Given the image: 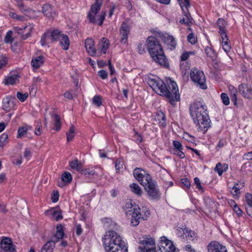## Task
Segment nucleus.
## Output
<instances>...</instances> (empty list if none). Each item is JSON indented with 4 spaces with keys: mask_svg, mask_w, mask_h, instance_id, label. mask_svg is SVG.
<instances>
[{
    "mask_svg": "<svg viewBox=\"0 0 252 252\" xmlns=\"http://www.w3.org/2000/svg\"><path fill=\"white\" fill-rule=\"evenodd\" d=\"M147 83L153 90L160 95L166 96L169 102L173 104L174 102L180 100L179 90L176 83L170 80L167 86L163 81L157 76L148 77Z\"/></svg>",
    "mask_w": 252,
    "mask_h": 252,
    "instance_id": "nucleus-1",
    "label": "nucleus"
},
{
    "mask_svg": "<svg viewBox=\"0 0 252 252\" xmlns=\"http://www.w3.org/2000/svg\"><path fill=\"white\" fill-rule=\"evenodd\" d=\"M189 113L194 124L198 126V131L206 132L211 126V121L205 104L200 101L194 102L190 106Z\"/></svg>",
    "mask_w": 252,
    "mask_h": 252,
    "instance_id": "nucleus-2",
    "label": "nucleus"
},
{
    "mask_svg": "<svg viewBox=\"0 0 252 252\" xmlns=\"http://www.w3.org/2000/svg\"><path fill=\"white\" fill-rule=\"evenodd\" d=\"M104 249L108 252H127L125 242L116 232L109 230L106 232L102 238Z\"/></svg>",
    "mask_w": 252,
    "mask_h": 252,
    "instance_id": "nucleus-3",
    "label": "nucleus"
},
{
    "mask_svg": "<svg viewBox=\"0 0 252 252\" xmlns=\"http://www.w3.org/2000/svg\"><path fill=\"white\" fill-rule=\"evenodd\" d=\"M146 42L148 51L153 60L161 65L168 66L167 59L157 39L154 36H149Z\"/></svg>",
    "mask_w": 252,
    "mask_h": 252,
    "instance_id": "nucleus-4",
    "label": "nucleus"
},
{
    "mask_svg": "<svg viewBox=\"0 0 252 252\" xmlns=\"http://www.w3.org/2000/svg\"><path fill=\"white\" fill-rule=\"evenodd\" d=\"M124 208L127 217H131V224L134 226L138 225L142 217L138 205L129 200L126 203Z\"/></svg>",
    "mask_w": 252,
    "mask_h": 252,
    "instance_id": "nucleus-5",
    "label": "nucleus"
},
{
    "mask_svg": "<svg viewBox=\"0 0 252 252\" xmlns=\"http://www.w3.org/2000/svg\"><path fill=\"white\" fill-rule=\"evenodd\" d=\"M102 1L103 0H95V3L92 5L88 15V18L91 23H98L99 26L102 25L105 16V12L102 11L100 15H96L100 9Z\"/></svg>",
    "mask_w": 252,
    "mask_h": 252,
    "instance_id": "nucleus-6",
    "label": "nucleus"
},
{
    "mask_svg": "<svg viewBox=\"0 0 252 252\" xmlns=\"http://www.w3.org/2000/svg\"><path fill=\"white\" fill-rule=\"evenodd\" d=\"M139 250L142 252L152 250L156 248L155 240L150 235H144L138 239Z\"/></svg>",
    "mask_w": 252,
    "mask_h": 252,
    "instance_id": "nucleus-7",
    "label": "nucleus"
},
{
    "mask_svg": "<svg viewBox=\"0 0 252 252\" xmlns=\"http://www.w3.org/2000/svg\"><path fill=\"white\" fill-rule=\"evenodd\" d=\"M190 78L192 81L199 85L202 89H206V78L203 71L197 69H192L190 71Z\"/></svg>",
    "mask_w": 252,
    "mask_h": 252,
    "instance_id": "nucleus-8",
    "label": "nucleus"
},
{
    "mask_svg": "<svg viewBox=\"0 0 252 252\" xmlns=\"http://www.w3.org/2000/svg\"><path fill=\"white\" fill-rule=\"evenodd\" d=\"M133 174L136 180L142 186L151 180L152 177L148 172L141 168H135L133 171Z\"/></svg>",
    "mask_w": 252,
    "mask_h": 252,
    "instance_id": "nucleus-9",
    "label": "nucleus"
},
{
    "mask_svg": "<svg viewBox=\"0 0 252 252\" xmlns=\"http://www.w3.org/2000/svg\"><path fill=\"white\" fill-rule=\"evenodd\" d=\"M158 246L159 252H177L172 242L165 236L160 237Z\"/></svg>",
    "mask_w": 252,
    "mask_h": 252,
    "instance_id": "nucleus-10",
    "label": "nucleus"
},
{
    "mask_svg": "<svg viewBox=\"0 0 252 252\" xmlns=\"http://www.w3.org/2000/svg\"><path fill=\"white\" fill-rule=\"evenodd\" d=\"M143 186L147 192L149 197L152 199H157L160 196L159 191L157 186L155 184L153 180H151L147 183H145Z\"/></svg>",
    "mask_w": 252,
    "mask_h": 252,
    "instance_id": "nucleus-11",
    "label": "nucleus"
},
{
    "mask_svg": "<svg viewBox=\"0 0 252 252\" xmlns=\"http://www.w3.org/2000/svg\"><path fill=\"white\" fill-rule=\"evenodd\" d=\"M130 28L127 21L122 22L119 29L120 42L122 44H126L127 43L128 35L130 33Z\"/></svg>",
    "mask_w": 252,
    "mask_h": 252,
    "instance_id": "nucleus-12",
    "label": "nucleus"
},
{
    "mask_svg": "<svg viewBox=\"0 0 252 252\" xmlns=\"http://www.w3.org/2000/svg\"><path fill=\"white\" fill-rule=\"evenodd\" d=\"M207 248L208 252H227L226 247L217 241L211 242Z\"/></svg>",
    "mask_w": 252,
    "mask_h": 252,
    "instance_id": "nucleus-13",
    "label": "nucleus"
},
{
    "mask_svg": "<svg viewBox=\"0 0 252 252\" xmlns=\"http://www.w3.org/2000/svg\"><path fill=\"white\" fill-rule=\"evenodd\" d=\"M239 92L244 97L252 99V86L241 84L239 86Z\"/></svg>",
    "mask_w": 252,
    "mask_h": 252,
    "instance_id": "nucleus-14",
    "label": "nucleus"
},
{
    "mask_svg": "<svg viewBox=\"0 0 252 252\" xmlns=\"http://www.w3.org/2000/svg\"><path fill=\"white\" fill-rule=\"evenodd\" d=\"M15 98L8 96L3 99L2 108L6 112L10 111L14 107Z\"/></svg>",
    "mask_w": 252,
    "mask_h": 252,
    "instance_id": "nucleus-15",
    "label": "nucleus"
},
{
    "mask_svg": "<svg viewBox=\"0 0 252 252\" xmlns=\"http://www.w3.org/2000/svg\"><path fill=\"white\" fill-rule=\"evenodd\" d=\"M162 40L170 50H172L176 47V41L172 35L165 34L162 36Z\"/></svg>",
    "mask_w": 252,
    "mask_h": 252,
    "instance_id": "nucleus-16",
    "label": "nucleus"
},
{
    "mask_svg": "<svg viewBox=\"0 0 252 252\" xmlns=\"http://www.w3.org/2000/svg\"><path fill=\"white\" fill-rule=\"evenodd\" d=\"M52 42H55L59 41L63 33L57 29H51L47 31Z\"/></svg>",
    "mask_w": 252,
    "mask_h": 252,
    "instance_id": "nucleus-17",
    "label": "nucleus"
},
{
    "mask_svg": "<svg viewBox=\"0 0 252 252\" xmlns=\"http://www.w3.org/2000/svg\"><path fill=\"white\" fill-rule=\"evenodd\" d=\"M42 11L43 14L48 18H53L57 15L53 7L48 3L43 5Z\"/></svg>",
    "mask_w": 252,
    "mask_h": 252,
    "instance_id": "nucleus-18",
    "label": "nucleus"
},
{
    "mask_svg": "<svg viewBox=\"0 0 252 252\" xmlns=\"http://www.w3.org/2000/svg\"><path fill=\"white\" fill-rule=\"evenodd\" d=\"M1 247L5 251L8 252H14L15 251L12 241L8 238H5L1 241Z\"/></svg>",
    "mask_w": 252,
    "mask_h": 252,
    "instance_id": "nucleus-19",
    "label": "nucleus"
},
{
    "mask_svg": "<svg viewBox=\"0 0 252 252\" xmlns=\"http://www.w3.org/2000/svg\"><path fill=\"white\" fill-rule=\"evenodd\" d=\"M85 48L88 53L92 56H94L96 50L94 47V40L92 38H88L85 40Z\"/></svg>",
    "mask_w": 252,
    "mask_h": 252,
    "instance_id": "nucleus-20",
    "label": "nucleus"
},
{
    "mask_svg": "<svg viewBox=\"0 0 252 252\" xmlns=\"http://www.w3.org/2000/svg\"><path fill=\"white\" fill-rule=\"evenodd\" d=\"M43 63L44 58L43 56H40L32 58L31 62V65L34 69H36L42 65Z\"/></svg>",
    "mask_w": 252,
    "mask_h": 252,
    "instance_id": "nucleus-21",
    "label": "nucleus"
},
{
    "mask_svg": "<svg viewBox=\"0 0 252 252\" xmlns=\"http://www.w3.org/2000/svg\"><path fill=\"white\" fill-rule=\"evenodd\" d=\"M59 41H60V45L63 50H67L68 49L70 45V41L67 35L63 34Z\"/></svg>",
    "mask_w": 252,
    "mask_h": 252,
    "instance_id": "nucleus-22",
    "label": "nucleus"
},
{
    "mask_svg": "<svg viewBox=\"0 0 252 252\" xmlns=\"http://www.w3.org/2000/svg\"><path fill=\"white\" fill-rule=\"evenodd\" d=\"M228 168V165L226 163L221 164L220 162H218L215 167L214 170L217 172L219 176H221L223 172H226Z\"/></svg>",
    "mask_w": 252,
    "mask_h": 252,
    "instance_id": "nucleus-23",
    "label": "nucleus"
},
{
    "mask_svg": "<svg viewBox=\"0 0 252 252\" xmlns=\"http://www.w3.org/2000/svg\"><path fill=\"white\" fill-rule=\"evenodd\" d=\"M55 241H48L41 248V252H53L55 247Z\"/></svg>",
    "mask_w": 252,
    "mask_h": 252,
    "instance_id": "nucleus-24",
    "label": "nucleus"
},
{
    "mask_svg": "<svg viewBox=\"0 0 252 252\" xmlns=\"http://www.w3.org/2000/svg\"><path fill=\"white\" fill-rule=\"evenodd\" d=\"M155 120L158 123L160 126L163 127L166 126L165 116L162 112H157L155 116Z\"/></svg>",
    "mask_w": 252,
    "mask_h": 252,
    "instance_id": "nucleus-25",
    "label": "nucleus"
},
{
    "mask_svg": "<svg viewBox=\"0 0 252 252\" xmlns=\"http://www.w3.org/2000/svg\"><path fill=\"white\" fill-rule=\"evenodd\" d=\"M184 17L180 20L181 24H185L187 25H189V24L192 23V18H191L189 10L184 11Z\"/></svg>",
    "mask_w": 252,
    "mask_h": 252,
    "instance_id": "nucleus-26",
    "label": "nucleus"
},
{
    "mask_svg": "<svg viewBox=\"0 0 252 252\" xmlns=\"http://www.w3.org/2000/svg\"><path fill=\"white\" fill-rule=\"evenodd\" d=\"M224 36L220 35L222 39V46L223 50L225 52H228L230 50V46L228 44L229 39L226 34H224Z\"/></svg>",
    "mask_w": 252,
    "mask_h": 252,
    "instance_id": "nucleus-27",
    "label": "nucleus"
},
{
    "mask_svg": "<svg viewBox=\"0 0 252 252\" xmlns=\"http://www.w3.org/2000/svg\"><path fill=\"white\" fill-rule=\"evenodd\" d=\"M32 127L29 125H25L19 128L17 132V138H21L27 133L28 130H32Z\"/></svg>",
    "mask_w": 252,
    "mask_h": 252,
    "instance_id": "nucleus-28",
    "label": "nucleus"
},
{
    "mask_svg": "<svg viewBox=\"0 0 252 252\" xmlns=\"http://www.w3.org/2000/svg\"><path fill=\"white\" fill-rule=\"evenodd\" d=\"M69 165L72 169L75 170L78 172H79L82 167L81 162L77 159L69 161Z\"/></svg>",
    "mask_w": 252,
    "mask_h": 252,
    "instance_id": "nucleus-29",
    "label": "nucleus"
},
{
    "mask_svg": "<svg viewBox=\"0 0 252 252\" xmlns=\"http://www.w3.org/2000/svg\"><path fill=\"white\" fill-rule=\"evenodd\" d=\"M98 45L101 52L105 54L106 52L107 49L109 47V41L108 39H105V38H102Z\"/></svg>",
    "mask_w": 252,
    "mask_h": 252,
    "instance_id": "nucleus-30",
    "label": "nucleus"
},
{
    "mask_svg": "<svg viewBox=\"0 0 252 252\" xmlns=\"http://www.w3.org/2000/svg\"><path fill=\"white\" fill-rule=\"evenodd\" d=\"M225 21L219 18L217 21V25L218 28L220 29L219 33L220 35H225L224 34H226V32L224 30V27H225Z\"/></svg>",
    "mask_w": 252,
    "mask_h": 252,
    "instance_id": "nucleus-31",
    "label": "nucleus"
},
{
    "mask_svg": "<svg viewBox=\"0 0 252 252\" xmlns=\"http://www.w3.org/2000/svg\"><path fill=\"white\" fill-rule=\"evenodd\" d=\"M129 187L131 191L134 193L135 194L138 196L141 195L142 191L138 184L135 183L131 184L130 185Z\"/></svg>",
    "mask_w": 252,
    "mask_h": 252,
    "instance_id": "nucleus-32",
    "label": "nucleus"
},
{
    "mask_svg": "<svg viewBox=\"0 0 252 252\" xmlns=\"http://www.w3.org/2000/svg\"><path fill=\"white\" fill-rule=\"evenodd\" d=\"M229 90L230 91L231 93V101L233 102L234 105L236 104L237 103V89L234 88L232 86H230L229 87Z\"/></svg>",
    "mask_w": 252,
    "mask_h": 252,
    "instance_id": "nucleus-33",
    "label": "nucleus"
},
{
    "mask_svg": "<svg viewBox=\"0 0 252 252\" xmlns=\"http://www.w3.org/2000/svg\"><path fill=\"white\" fill-rule=\"evenodd\" d=\"M57 231L55 234V237L57 240L61 239L64 236V232L63 231V226L60 224L57 226Z\"/></svg>",
    "mask_w": 252,
    "mask_h": 252,
    "instance_id": "nucleus-34",
    "label": "nucleus"
},
{
    "mask_svg": "<svg viewBox=\"0 0 252 252\" xmlns=\"http://www.w3.org/2000/svg\"><path fill=\"white\" fill-rule=\"evenodd\" d=\"M18 80V76H10L4 79V83L5 85H14L16 83Z\"/></svg>",
    "mask_w": 252,
    "mask_h": 252,
    "instance_id": "nucleus-35",
    "label": "nucleus"
},
{
    "mask_svg": "<svg viewBox=\"0 0 252 252\" xmlns=\"http://www.w3.org/2000/svg\"><path fill=\"white\" fill-rule=\"evenodd\" d=\"M179 2L183 11L189 10L188 8L190 6L189 0H179Z\"/></svg>",
    "mask_w": 252,
    "mask_h": 252,
    "instance_id": "nucleus-36",
    "label": "nucleus"
},
{
    "mask_svg": "<svg viewBox=\"0 0 252 252\" xmlns=\"http://www.w3.org/2000/svg\"><path fill=\"white\" fill-rule=\"evenodd\" d=\"M205 52L207 56L212 60L215 59L217 57V54L215 52V51L211 47H206L205 49Z\"/></svg>",
    "mask_w": 252,
    "mask_h": 252,
    "instance_id": "nucleus-37",
    "label": "nucleus"
},
{
    "mask_svg": "<svg viewBox=\"0 0 252 252\" xmlns=\"http://www.w3.org/2000/svg\"><path fill=\"white\" fill-rule=\"evenodd\" d=\"M52 117L54 120V126L55 127V129L57 131H59L61 128V124L60 122V118L59 115L57 114H54L52 116Z\"/></svg>",
    "mask_w": 252,
    "mask_h": 252,
    "instance_id": "nucleus-38",
    "label": "nucleus"
},
{
    "mask_svg": "<svg viewBox=\"0 0 252 252\" xmlns=\"http://www.w3.org/2000/svg\"><path fill=\"white\" fill-rule=\"evenodd\" d=\"M75 127L73 125H71L69 128V131L66 133L67 140L68 142L73 140L74 137Z\"/></svg>",
    "mask_w": 252,
    "mask_h": 252,
    "instance_id": "nucleus-39",
    "label": "nucleus"
},
{
    "mask_svg": "<svg viewBox=\"0 0 252 252\" xmlns=\"http://www.w3.org/2000/svg\"><path fill=\"white\" fill-rule=\"evenodd\" d=\"M240 186H241L242 187H244V183H241L240 185L237 184L233 186L231 190V193L233 194V195H237L240 193Z\"/></svg>",
    "mask_w": 252,
    "mask_h": 252,
    "instance_id": "nucleus-40",
    "label": "nucleus"
},
{
    "mask_svg": "<svg viewBox=\"0 0 252 252\" xmlns=\"http://www.w3.org/2000/svg\"><path fill=\"white\" fill-rule=\"evenodd\" d=\"M71 174L68 172H65L62 176V180L64 183H68L72 181Z\"/></svg>",
    "mask_w": 252,
    "mask_h": 252,
    "instance_id": "nucleus-41",
    "label": "nucleus"
},
{
    "mask_svg": "<svg viewBox=\"0 0 252 252\" xmlns=\"http://www.w3.org/2000/svg\"><path fill=\"white\" fill-rule=\"evenodd\" d=\"M16 30L20 32V31H22L23 30H26L27 32H32L33 29V26L32 25H26V26H22L21 27H17L15 28Z\"/></svg>",
    "mask_w": 252,
    "mask_h": 252,
    "instance_id": "nucleus-42",
    "label": "nucleus"
},
{
    "mask_svg": "<svg viewBox=\"0 0 252 252\" xmlns=\"http://www.w3.org/2000/svg\"><path fill=\"white\" fill-rule=\"evenodd\" d=\"M49 37V35L48 31L45 32L42 35L40 39V44L42 46H44L48 44L47 41V38Z\"/></svg>",
    "mask_w": 252,
    "mask_h": 252,
    "instance_id": "nucleus-43",
    "label": "nucleus"
},
{
    "mask_svg": "<svg viewBox=\"0 0 252 252\" xmlns=\"http://www.w3.org/2000/svg\"><path fill=\"white\" fill-rule=\"evenodd\" d=\"M93 103L97 107H100L102 105V98L100 95H95L93 98Z\"/></svg>",
    "mask_w": 252,
    "mask_h": 252,
    "instance_id": "nucleus-44",
    "label": "nucleus"
},
{
    "mask_svg": "<svg viewBox=\"0 0 252 252\" xmlns=\"http://www.w3.org/2000/svg\"><path fill=\"white\" fill-rule=\"evenodd\" d=\"M183 232L186 236L190 239H193V238L195 236V234L194 231L187 228H185L183 230Z\"/></svg>",
    "mask_w": 252,
    "mask_h": 252,
    "instance_id": "nucleus-45",
    "label": "nucleus"
},
{
    "mask_svg": "<svg viewBox=\"0 0 252 252\" xmlns=\"http://www.w3.org/2000/svg\"><path fill=\"white\" fill-rule=\"evenodd\" d=\"M220 97L222 100V103L225 105H228L230 103L229 98L228 95L224 93H222L220 95Z\"/></svg>",
    "mask_w": 252,
    "mask_h": 252,
    "instance_id": "nucleus-46",
    "label": "nucleus"
},
{
    "mask_svg": "<svg viewBox=\"0 0 252 252\" xmlns=\"http://www.w3.org/2000/svg\"><path fill=\"white\" fill-rule=\"evenodd\" d=\"M183 150H171L170 152L174 155H177L181 158H184L185 157V155L182 151Z\"/></svg>",
    "mask_w": 252,
    "mask_h": 252,
    "instance_id": "nucleus-47",
    "label": "nucleus"
},
{
    "mask_svg": "<svg viewBox=\"0 0 252 252\" xmlns=\"http://www.w3.org/2000/svg\"><path fill=\"white\" fill-rule=\"evenodd\" d=\"M194 54L193 52H185L181 55L180 57L181 60L185 61L188 59L190 55H193Z\"/></svg>",
    "mask_w": 252,
    "mask_h": 252,
    "instance_id": "nucleus-48",
    "label": "nucleus"
},
{
    "mask_svg": "<svg viewBox=\"0 0 252 252\" xmlns=\"http://www.w3.org/2000/svg\"><path fill=\"white\" fill-rule=\"evenodd\" d=\"M188 40L191 44H195L197 41L196 37L194 34L191 33L188 35Z\"/></svg>",
    "mask_w": 252,
    "mask_h": 252,
    "instance_id": "nucleus-49",
    "label": "nucleus"
},
{
    "mask_svg": "<svg viewBox=\"0 0 252 252\" xmlns=\"http://www.w3.org/2000/svg\"><path fill=\"white\" fill-rule=\"evenodd\" d=\"M52 215L56 220H59L63 219L62 213L60 211L54 210L52 212Z\"/></svg>",
    "mask_w": 252,
    "mask_h": 252,
    "instance_id": "nucleus-50",
    "label": "nucleus"
},
{
    "mask_svg": "<svg viewBox=\"0 0 252 252\" xmlns=\"http://www.w3.org/2000/svg\"><path fill=\"white\" fill-rule=\"evenodd\" d=\"M17 97L21 101L24 102L28 97V94H22L20 92H17Z\"/></svg>",
    "mask_w": 252,
    "mask_h": 252,
    "instance_id": "nucleus-51",
    "label": "nucleus"
},
{
    "mask_svg": "<svg viewBox=\"0 0 252 252\" xmlns=\"http://www.w3.org/2000/svg\"><path fill=\"white\" fill-rule=\"evenodd\" d=\"M173 145L174 148L171 150H183V146L182 144L178 141H173Z\"/></svg>",
    "mask_w": 252,
    "mask_h": 252,
    "instance_id": "nucleus-52",
    "label": "nucleus"
},
{
    "mask_svg": "<svg viewBox=\"0 0 252 252\" xmlns=\"http://www.w3.org/2000/svg\"><path fill=\"white\" fill-rule=\"evenodd\" d=\"M79 172L83 175H94V170H90V169H83L82 167Z\"/></svg>",
    "mask_w": 252,
    "mask_h": 252,
    "instance_id": "nucleus-53",
    "label": "nucleus"
},
{
    "mask_svg": "<svg viewBox=\"0 0 252 252\" xmlns=\"http://www.w3.org/2000/svg\"><path fill=\"white\" fill-rule=\"evenodd\" d=\"M7 63V58L5 56H1L0 57V69Z\"/></svg>",
    "mask_w": 252,
    "mask_h": 252,
    "instance_id": "nucleus-54",
    "label": "nucleus"
},
{
    "mask_svg": "<svg viewBox=\"0 0 252 252\" xmlns=\"http://www.w3.org/2000/svg\"><path fill=\"white\" fill-rule=\"evenodd\" d=\"M123 163L121 159H117L115 161V168L117 172L123 168Z\"/></svg>",
    "mask_w": 252,
    "mask_h": 252,
    "instance_id": "nucleus-55",
    "label": "nucleus"
},
{
    "mask_svg": "<svg viewBox=\"0 0 252 252\" xmlns=\"http://www.w3.org/2000/svg\"><path fill=\"white\" fill-rule=\"evenodd\" d=\"M12 32L11 31H9L6 33V35L4 38V41L6 43H10L13 40L12 37Z\"/></svg>",
    "mask_w": 252,
    "mask_h": 252,
    "instance_id": "nucleus-56",
    "label": "nucleus"
},
{
    "mask_svg": "<svg viewBox=\"0 0 252 252\" xmlns=\"http://www.w3.org/2000/svg\"><path fill=\"white\" fill-rule=\"evenodd\" d=\"M8 139L7 134L4 133L0 136V146H3L4 142L6 141Z\"/></svg>",
    "mask_w": 252,
    "mask_h": 252,
    "instance_id": "nucleus-57",
    "label": "nucleus"
},
{
    "mask_svg": "<svg viewBox=\"0 0 252 252\" xmlns=\"http://www.w3.org/2000/svg\"><path fill=\"white\" fill-rule=\"evenodd\" d=\"M245 198L248 206H252V194L247 193L245 195Z\"/></svg>",
    "mask_w": 252,
    "mask_h": 252,
    "instance_id": "nucleus-58",
    "label": "nucleus"
},
{
    "mask_svg": "<svg viewBox=\"0 0 252 252\" xmlns=\"http://www.w3.org/2000/svg\"><path fill=\"white\" fill-rule=\"evenodd\" d=\"M59 194L58 191L54 190L53 194L52 195V200L54 203L57 202L59 200Z\"/></svg>",
    "mask_w": 252,
    "mask_h": 252,
    "instance_id": "nucleus-59",
    "label": "nucleus"
},
{
    "mask_svg": "<svg viewBox=\"0 0 252 252\" xmlns=\"http://www.w3.org/2000/svg\"><path fill=\"white\" fill-rule=\"evenodd\" d=\"M194 184L196 185V188L200 190L203 191V187L201 185L199 179L198 177H195L194 179Z\"/></svg>",
    "mask_w": 252,
    "mask_h": 252,
    "instance_id": "nucleus-60",
    "label": "nucleus"
},
{
    "mask_svg": "<svg viewBox=\"0 0 252 252\" xmlns=\"http://www.w3.org/2000/svg\"><path fill=\"white\" fill-rule=\"evenodd\" d=\"M37 123L38 124L35 129L34 133L36 135H40L41 134L42 126L40 122H37Z\"/></svg>",
    "mask_w": 252,
    "mask_h": 252,
    "instance_id": "nucleus-61",
    "label": "nucleus"
},
{
    "mask_svg": "<svg viewBox=\"0 0 252 252\" xmlns=\"http://www.w3.org/2000/svg\"><path fill=\"white\" fill-rule=\"evenodd\" d=\"M98 75L102 79H105L107 77V73L104 70H101L98 71Z\"/></svg>",
    "mask_w": 252,
    "mask_h": 252,
    "instance_id": "nucleus-62",
    "label": "nucleus"
},
{
    "mask_svg": "<svg viewBox=\"0 0 252 252\" xmlns=\"http://www.w3.org/2000/svg\"><path fill=\"white\" fill-rule=\"evenodd\" d=\"M32 156V152L30 149L26 148L24 152V157L29 159Z\"/></svg>",
    "mask_w": 252,
    "mask_h": 252,
    "instance_id": "nucleus-63",
    "label": "nucleus"
},
{
    "mask_svg": "<svg viewBox=\"0 0 252 252\" xmlns=\"http://www.w3.org/2000/svg\"><path fill=\"white\" fill-rule=\"evenodd\" d=\"M243 159L245 160H252V152L245 154L243 156Z\"/></svg>",
    "mask_w": 252,
    "mask_h": 252,
    "instance_id": "nucleus-64",
    "label": "nucleus"
}]
</instances>
